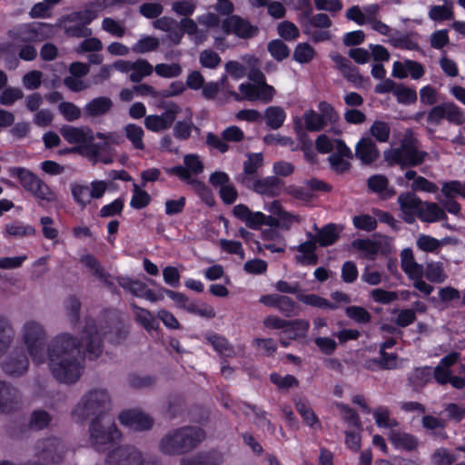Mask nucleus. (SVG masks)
<instances>
[{
  "label": "nucleus",
  "instance_id": "obj_24",
  "mask_svg": "<svg viewBox=\"0 0 465 465\" xmlns=\"http://www.w3.org/2000/svg\"><path fill=\"white\" fill-rule=\"evenodd\" d=\"M114 106L110 97L98 96L90 100L84 107V113L87 117H103L109 114Z\"/></svg>",
  "mask_w": 465,
  "mask_h": 465
},
{
  "label": "nucleus",
  "instance_id": "obj_61",
  "mask_svg": "<svg viewBox=\"0 0 465 465\" xmlns=\"http://www.w3.org/2000/svg\"><path fill=\"white\" fill-rule=\"evenodd\" d=\"M184 168L189 171L190 175H198L203 173L204 166L199 155L191 153L183 157Z\"/></svg>",
  "mask_w": 465,
  "mask_h": 465
},
{
  "label": "nucleus",
  "instance_id": "obj_44",
  "mask_svg": "<svg viewBox=\"0 0 465 465\" xmlns=\"http://www.w3.org/2000/svg\"><path fill=\"white\" fill-rule=\"evenodd\" d=\"M303 120L306 129L310 132L321 131L327 124L324 116L312 110L304 113Z\"/></svg>",
  "mask_w": 465,
  "mask_h": 465
},
{
  "label": "nucleus",
  "instance_id": "obj_1",
  "mask_svg": "<svg viewBox=\"0 0 465 465\" xmlns=\"http://www.w3.org/2000/svg\"><path fill=\"white\" fill-rule=\"evenodd\" d=\"M104 332L93 319H85L81 341L64 332L54 336L47 349V332L35 320H27L21 328V337L33 361L41 364L48 360L52 375L62 383L74 384L84 370V351L90 359L99 357L103 351L102 336Z\"/></svg>",
  "mask_w": 465,
  "mask_h": 465
},
{
  "label": "nucleus",
  "instance_id": "obj_48",
  "mask_svg": "<svg viewBox=\"0 0 465 465\" xmlns=\"http://www.w3.org/2000/svg\"><path fill=\"white\" fill-rule=\"evenodd\" d=\"M80 262L90 270L92 274L98 278H104L107 272L101 262L92 254H86L80 258Z\"/></svg>",
  "mask_w": 465,
  "mask_h": 465
},
{
  "label": "nucleus",
  "instance_id": "obj_63",
  "mask_svg": "<svg viewBox=\"0 0 465 465\" xmlns=\"http://www.w3.org/2000/svg\"><path fill=\"white\" fill-rule=\"evenodd\" d=\"M298 306L290 297L281 295L277 310L285 317H292L298 314Z\"/></svg>",
  "mask_w": 465,
  "mask_h": 465
},
{
  "label": "nucleus",
  "instance_id": "obj_7",
  "mask_svg": "<svg viewBox=\"0 0 465 465\" xmlns=\"http://www.w3.org/2000/svg\"><path fill=\"white\" fill-rule=\"evenodd\" d=\"M55 33L54 26L45 23L22 24L7 33L9 38L14 41L25 43L42 42L51 38Z\"/></svg>",
  "mask_w": 465,
  "mask_h": 465
},
{
  "label": "nucleus",
  "instance_id": "obj_38",
  "mask_svg": "<svg viewBox=\"0 0 465 465\" xmlns=\"http://www.w3.org/2000/svg\"><path fill=\"white\" fill-rule=\"evenodd\" d=\"M223 462V456L222 453L210 451L189 458L187 465H221Z\"/></svg>",
  "mask_w": 465,
  "mask_h": 465
},
{
  "label": "nucleus",
  "instance_id": "obj_64",
  "mask_svg": "<svg viewBox=\"0 0 465 465\" xmlns=\"http://www.w3.org/2000/svg\"><path fill=\"white\" fill-rule=\"evenodd\" d=\"M277 30L279 35L286 41L295 40L300 35L298 27L289 21L280 23Z\"/></svg>",
  "mask_w": 465,
  "mask_h": 465
},
{
  "label": "nucleus",
  "instance_id": "obj_30",
  "mask_svg": "<svg viewBox=\"0 0 465 465\" xmlns=\"http://www.w3.org/2000/svg\"><path fill=\"white\" fill-rule=\"evenodd\" d=\"M432 379V369L429 366L418 367L408 374V381L414 388H422Z\"/></svg>",
  "mask_w": 465,
  "mask_h": 465
},
{
  "label": "nucleus",
  "instance_id": "obj_62",
  "mask_svg": "<svg viewBox=\"0 0 465 465\" xmlns=\"http://www.w3.org/2000/svg\"><path fill=\"white\" fill-rule=\"evenodd\" d=\"M155 73L164 78H173L179 76L183 69L178 64H158L154 67Z\"/></svg>",
  "mask_w": 465,
  "mask_h": 465
},
{
  "label": "nucleus",
  "instance_id": "obj_39",
  "mask_svg": "<svg viewBox=\"0 0 465 465\" xmlns=\"http://www.w3.org/2000/svg\"><path fill=\"white\" fill-rule=\"evenodd\" d=\"M131 307L134 310L136 321L140 322L145 330L151 331L156 328L157 322L150 311L137 306L134 302L131 303Z\"/></svg>",
  "mask_w": 465,
  "mask_h": 465
},
{
  "label": "nucleus",
  "instance_id": "obj_42",
  "mask_svg": "<svg viewBox=\"0 0 465 465\" xmlns=\"http://www.w3.org/2000/svg\"><path fill=\"white\" fill-rule=\"evenodd\" d=\"M295 406L307 425L312 428L320 426L319 420L307 401L300 400L295 403Z\"/></svg>",
  "mask_w": 465,
  "mask_h": 465
},
{
  "label": "nucleus",
  "instance_id": "obj_34",
  "mask_svg": "<svg viewBox=\"0 0 465 465\" xmlns=\"http://www.w3.org/2000/svg\"><path fill=\"white\" fill-rule=\"evenodd\" d=\"M398 356L396 353H387L384 351H380L379 359H371L366 362L368 369L372 370L374 366H379L383 370H392L397 366Z\"/></svg>",
  "mask_w": 465,
  "mask_h": 465
},
{
  "label": "nucleus",
  "instance_id": "obj_11",
  "mask_svg": "<svg viewBox=\"0 0 465 465\" xmlns=\"http://www.w3.org/2000/svg\"><path fill=\"white\" fill-rule=\"evenodd\" d=\"M147 460L143 452L133 445H122L110 450L104 465H145Z\"/></svg>",
  "mask_w": 465,
  "mask_h": 465
},
{
  "label": "nucleus",
  "instance_id": "obj_23",
  "mask_svg": "<svg viewBox=\"0 0 465 465\" xmlns=\"http://www.w3.org/2000/svg\"><path fill=\"white\" fill-rule=\"evenodd\" d=\"M355 156L363 164H371L379 158L380 152L371 138L362 137L356 144Z\"/></svg>",
  "mask_w": 465,
  "mask_h": 465
},
{
  "label": "nucleus",
  "instance_id": "obj_16",
  "mask_svg": "<svg viewBox=\"0 0 465 465\" xmlns=\"http://www.w3.org/2000/svg\"><path fill=\"white\" fill-rule=\"evenodd\" d=\"M222 27L225 34H234L243 39L252 38L259 32V28L256 25H252L247 19L235 15L224 19Z\"/></svg>",
  "mask_w": 465,
  "mask_h": 465
},
{
  "label": "nucleus",
  "instance_id": "obj_43",
  "mask_svg": "<svg viewBox=\"0 0 465 465\" xmlns=\"http://www.w3.org/2000/svg\"><path fill=\"white\" fill-rule=\"evenodd\" d=\"M375 422L379 427L392 429L398 427L399 422L391 418L390 411L385 406H380L373 411Z\"/></svg>",
  "mask_w": 465,
  "mask_h": 465
},
{
  "label": "nucleus",
  "instance_id": "obj_53",
  "mask_svg": "<svg viewBox=\"0 0 465 465\" xmlns=\"http://www.w3.org/2000/svg\"><path fill=\"white\" fill-rule=\"evenodd\" d=\"M345 313L350 319L361 324L369 323L371 320V313L361 306H349L346 308Z\"/></svg>",
  "mask_w": 465,
  "mask_h": 465
},
{
  "label": "nucleus",
  "instance_id": "obj_15",
  "mask_svg": "<svg viewBox=\"0 0 465 465\" xmlns=\"http://www.w3.org/2000/svg\"><path fill=\"white\" fill-rule=\"evenodd\" d=\"M116 282L119 286L133 296L144 298L152 302L163 300L162 293H157V292L149 289L144 282L139 280L125 275H120L116 277Z\"/></svg>",
  "mask_w": 465,
  "mask_h": 465
},
{
  "label": "nucleus",
  "instance_id": "obj_54",
  "mask_svg": "<svg viewBox=\"0 0 465 465\" xmlns=\"http://www.w3.org/2000/svg\"><path fill=\"white\" fill-rule=\"evenodd\" d=\"M52 418L50 414L44 410H35L32 412L30 418V428L35 430H43L46 428Z\"/></svg>",
  "mask_w": 465,
  "mask_h": 465
},
{
  "label": "nucleus",
  "instance_id": "obj_20",
  "mask_svg": "<svg viewBox=\"0 0 465 465\" xmlns=\"http://www.w3.org/2000/svg\"><path fill=\"white\" fill-rule=\"evenodd\" d=\"M263 157L262 153H248L247 160L243 163V171L236 177V181L246 188H251L257 179V171L262 166Z\"/></svg>",
  "mask_w": 465,
  "mask_h": 465
},
{
  "label": "nucleus",
  "instance_id": "obj_32",
  "mask_svg": "<svg viewBox=\"0 0 465 465\" xmlns=\"http://www.w3.org/2000/svg\"><path fill=\"white\" fill-rule=\"evenodd\" d=\"M124 130L126 138L134 149L143 150L145 148L143 143L144 131L141 126L135 124H128L124 126Z\"/></svg>",
  "mask_w": 465,
  "mask_h": 465
},
{
  "label": "nucleus",
  "instance_id": "obj_29",
  "mask_svg": "<svg viewBox=\"0 0 465 465\" xmlns=\"http://www.w3.org/2000/svg\"><path fill=\"white\" fill-rule=\"evenodd\" d=\"M401 266L409 278L424 271V266L415 261L413 252L410 248L401 251Z\"/></svg>",
  "mask_w": 465,
  "mask_h": 465
},
{
  "label": "nucleus",
  "instance_id": "obj_28",
  "mask_svg": "<svg viewBox=\"0 0 465 465\" xmlns=\"http://www.w3.org/2000/svg\"><path fill=\"white\" fill-rule=\"evenodd\" d=\"M423 276L434 283H443L448 279V274L441 262L430 261L426 262Z\"/></svg>",
  "mask_w": 465,
  "mask_h": 465
},
{
  "label": "nucleus",
  "instance_id": "obj_40",
  "mask_svg": "<svg viewBox=\"0 0 465 465\" xmlns=\"http://www.w3.org/2000/svg\"><path fill=\"white\" fill-rule=\"evenodd\" d=\"M5 233L11 237H25L35 235V229L31 225H25L20 221L7 223L5 226Z\"/></svg>",
  "mask_w": 465,
  "mask_h": 465
},
{
  "label": "nucleus",
  "instance_id": "obj_25",
  "mask_svg": "<svg viewBox=\"0 0 465 465\" xmlns=\"http://www.w3.org/2000/svg\"><path fill=\"white\" fill-rule=\"evenodd\" d=\"M15 339V330L10 319L0 313V359L6 354Z\"/></svg>",
  "mask_w": 465,
  "mask_h": 465
},
{
  "label": "nucleus",
  "instance_id": "obj_9",
  "mask_svg": "<svg viewBox=\"0 0 465 465\" xmlns=\"http://www.w3.org/2000/svg\"><path fill=\"white\" fill-rule=\"evenodd\" d=\"M91 445L98 451H104L107 445L118 440L121 433L113 422H103L102 420H93L90 427Z\"/></svg>",
  "mask_w": 465,
  "mask_h": 465
},
{
  "label": "nucleus",
  "instance_id": "obj_60",
  "mask_svg": "<svg viewBox=\"0 0 465 465\" xmlns=\"http://www.w3.org/2000/svg\"><path fill=\"white\" fill-rule=\"evenodd\" d=\"M314 49L309 44H299L293 53V58L301 63L307 64L314 57Z\"/></svg>",
  "mask_w": 465,
  "mask_h": 465
},
{
  "label": "nucleus",
  "instance_id": "obj_13",
  "mask_svg": "<svg viewBox=\"0 0 465 465\" xmlns=\"http://www.w3.org/2000/svg\"><path fill=\"white\" fill-rule=\"evenodd\" d=\"M2 371L8 376L20 377L26 373L29 360L23 347L15 348L1 362Z\"/></svg>",
  "mask_w": 465,
  "mask_h": 465
},
{
  "label": "nucleus",
  "instance_id": "obj_51",
  "mask_svg": "<svg viewBox=\"0 0 465 465\" xmlns=\"http://www.w3.org/2000/svg\"><path fill=\"white\" fill-rule=\"evenodd\" d=\"M101 27L104 31L113 36L121 38L125 35V26L124 23L114 20L111 17H105L102 21Z\"/></svg>",
  "mask_w": 465,
  "mask_h": 465
},
{
  "label": "nucleus",
  "instance_id": "obj_17",
  "mask_svg": "<svg viewBox=\"0 0 465 465\" xmlns=\"http://www.w3.org/2000/svg\"><path fill=\"white\" fill-rule=\"evenodd\" d=\"M170 175H175L183 182H186L191 188L207 203L212 204L213 199L211 190L202 181L193 178L189 171L182 165H176L172 168L166 169Z\"/></svg>",
  "mask_w": 465,
  "mask_h": 465
},
{
  "label": "nucleus",
  "instance_id": "obj_8",
  "mask_svg": "<svg viewBox=\"0 0 465 465\" xmlns=\"http://www.w3.org/2000/svg\"><path fill=\"white\" fill-rule=\"evenodd\" d=\"M65 453V445L55 437L41 439L34 446L35 457L46 465L61 463Z\"/></svg>",
  "mask_w": 465,
  "mask_h": 465
},
{
  "label": "nucleus",
  "instance_id": "obj_10",
  "mask_svg": "<svg viewBox=\"0 0 465 465\" xmlns=\"http://www.w3.org/2000/svg\"><path fill=\"white\" fill-rule=\"evenodd\" d=\"M444 119L456 125L465 123L463 112L452 102L433 106L426 117L427 123L434 126L440 125Z\"/></svg>",
  "mask_w": 465,
  "mask_h": 465
},
{
  "label": "nucleus",
  "instance_id": "obj_55",
  "mask_svg": "<svg viewBox=\"0 0 465 465\" xmlns=\"http://www.w3.org/2000/svg\"><path fill=\"white\" fill-rule=\"evenodd\" d=\"M71 191L74 199L80 204L82 207H84L86 204L90 203L92 200V193L90 192V187L88 185L83 184H72Z\"/></svg>",
  "mask_w": 465,
  "mask_h": 465
},
{
  "label": "nucleus",
  "instance_id": "obj_27",
  "mask_svg": "<svg viewBox=\"0 0 465 465\" xmlns=\"http://www.w3.org/2000/svg\"><path fill=\"white\" fill-rule=\"evenodd\" d=\"M417 218L421 222L430 223L446 220L447 214L439 203L422 202V207H420Z\"/></svg>",
  "mask_w": 465,
  "mask_h": 465
},
{
  "label": "nucleus",
  "instance_id": "obj_50",
  "mask_svg": "<svg viewBox=\"0 0 465 465\" xmlns=\"http://www.w3.org/2000/svg\"><path fill=\"white\" fill-rule=\"evenodd\" d=\"M243 407L250 409L253 412V414L255 416L254 423L257 427L262 428V429L266 428L272 433L274 432L275 429H274L273 425L271 423L270 420L267 418L266 411L261 410L260 408H258L255 405H251V404H247V403H244Z\"/></svg>",
  "mask_w": 465,
  "mask_h": 465
},
{
  "label": "nucleus",
  "instance_id": "obj_58",
  "mask_svg": "<svg viewBox=\"0 0 465 465\" xmlns=\"http://www.w3.org/2000/svg\"><path fill=\"white\" fill-rule=\"evenodd\" d=\"M352 247L361 251L369 256H374L378 253L381 244L370 239H357L352 242Z\"/></svg>",
  "mask_w": 465,
  "mask_h": 465
},
{
  "label": "nucleus",
  "instance_id": "obj_12",
  "mask_svg": "<svg viewBox=\"0 0 465 465\" xmlns=\"http://www.w3.org/2000/svg\"><path fill=\"white\" fill-rule=\"evenodd\" d=\"M23 402L20 389L10 381L0 379V414L17 411Z\"/></svg>",
  "mask_w": 465,
  "mask_h": 465
},
{
  "label": "nucleus",
  "instance_id": "obj_6",
  "mask_svg": "<svg viewBox=\"0 0 465 465\" xmlns=\"http://www.w3.org/2000/svg\"><path fill=\"white\" fill-rule=\"evenodd\" d=\"M10 176L18 179L21 186L36 199L45 203L56 201L55 193L40 177L24 167H10Z\"/></svg>",
  "mask_w": 465,
  "mask_h": 465
},
{
  "label": "nucleus",
  "instance_id": "obj_56",
  "mask_svg": "<svg viewBox=\"0 0 465 465\" xmlns=\"http://www.w3.org/2000/svg\"><path fill=\"white\" fill-rule=\"evenodd\" d=\"M394 95L397 101L401 104H411L416 102L417 93L415 89L405 86L404 84H398L394 90Z\"/></svg>",
  "mask_w": 465,
  "mask_h": 465
},
{
  "label": "nucleus",
  "instance_id": "obj_26",
  "mask_svg": "<svg viewBox=\"0 0 465 465\" xmlns=\"http://www.w3.org/2000/svg\"><path fill=\"white\" fill-rule=\"evenodd\" d=\"M283 183L276 176H267L262 179H255L251 188L260 194L277 196L281 193Z\"/></svg>",
  "mask_w": 465,
  "mask_h": 465
},
{
  "label": "nucleus",
  "instance_id": "obj_59",
  "mask_svg": "<svg viewBox=\"0 0 465 465\" xmlns=\"http://www.w3.org/2000/svg\"><path fill=\"white\" fill-rule=\"evenodd\" d=\"M24 97L23 91L18 87H6L0 94V104L6 106L13 105Z\"/></svg>",
  "mask_w": 465,
  "mask_h": 465
},
{
  "label": "nucleus",
  "instance_id": "obj_45",
  "mask_svg": "<svg viewBox=\"0 0 465 465\" xmlns=\"http://www.w3.org/2000/svg\"><path fill=\"white\" fill-rule=\"evenodd\" d=\"M151 202L150 194L142 190L136 183L133 184V196L130 201V205L134 209L141 210L145 208Z\"/></svg>",
  "mask_w": 465,
  "mask_h": 465
},
{
  "label": "nucleus",
  "instance_id": "obj_3",
  "mask_svg": "<svg viewBox=\"0 0 465 465\" xmlns=\"http://www.w3.org/2000/svg\"><path fill=\"white\" fill-rule=\"evenodd\" d=\"M113 406L112 396L105 388L95 387L87 391L75 406L73 415L78 420H102Z\"/></svg>",
  "mask_w": 465,
  "mask_h": 465
},
{
  "label": "nucleus",
  "instance_id": "obj_19",
  "mask_svg": "<svg viewBox=\"0 0 465 465\" xmlns=\"http://www.w3.org/2000/svg\"><path fill=\"white\" fill-rule=\"evenodd\" d=\"M120 422L133 430H148L153 425V420L137 410H127L120 413Z\"/></svg>",
  "mask_w": 465,
  "mask_h": 465
},
{
  "label": "nucleus",
  "instance_id": "obj_47",
  "mask_svg": "<svg viewBox=\"0 0 465 465\" xmlns=\"http://www.w3.org/2000/svg\"><path fill=\"white\" fill-rule=\"evenodd\" d=\"M160 45V42L156 37L143 35L138 42L133 45L132 50L136 54H144L155 51Z\"/></svg>",
  "mask_w": 465,
  "mask_h": 465
},
{
  "label": "nucleus",
  "instance_id": "obj_41",
  "mask_svg": "<svg viewBox=\"0 0 465 465\" xmlns=\"http://www.w3.org/2000/svg\"><path fill=\"white\" fill-rule=\"evenodd\" d=\"M153 71V65L144 59L134 62V67L130 74V80L133 83H139L145 76L150 75Z\"/></svg>",
  "mask_w": 465,
  "mask_h": 465
},
{
  "label": "nucleus",
  "instance_id": "obj_33",
  "mask_svg": "<svg viewBox=\"0 0 465 465\" xmlns=\"http://www.w3.org/2000/svg\"><path fill=\"white\" fill-rule=\"evenodd\" d=\"M297 299L309 306L325 309V310H336L338 305L336 303L329 302L327 299L319 296L317 294H297Z\"/></svg>",
  "mask_w": 465,
  "mask_h": 465
},
{
  "label": "nucleus",
  "instance_id": "obj_18",
  "mask_svg": "<svg viewBox=\"0 0 465 465\" xmlns=\"http://www.w3.org/2000/svg\"><path fill=\"white\" fill-rule=\"evenodd\" d=\"M398 203L401 212V217L407 223H413L422 207V200L414 193H401L398 196Z\"/></svg>",
  "mask_w": 465,
  "mask_h": 465
},
{
  "label": "nucleus",
  "instance_id": "obj_36",
  "mask_svg": "<svg viewBox=\"0 0 465 465\" xmlns=\"http://www.w3.org/2000/svg\"><path fill=\"white\" fill-rule=\"evenodd\" d=\"M207 340L221 355L230 358L236 355L234 349L224 337L218 334H211L207 336Z\"/></svg>",
  "mask_w": 465,
  "mask_h": 465
},
{
  "label": "nucleus",
  "instance_id": "obj_2",
  "mask_svg": "<svg viewBox=\"0 0 465 465\" xmlns=\"http://www.w3.org/2000/svg\"><path fill=\"white\" fill-rule=\"evenodd\" d=\"M206 437L197 426H183L165 433L158 443L159 450L165 455L179 456L195 449Z\"/></svg>",
  "mask_w": 465,
  "mask_h": 465
},
{
  "label": "nucleus",
  "instance_id": "obj_49",
  "mask_svg": "<svg viewBox=\"0 0 465 465\" xmlns=\"http://www.w3.org/2000/svg\"><path fill=\"white\" fill-rule=\"evenodd\" d=\"M157 293H162L163 297L164 294H166L170 299H172L175 302L177 307L184 309L187 312H189V307H191V305L193 302H191L185 294L169 289H165L163 287H160L157 291Z\"/></svg>",
  "mask_w": 465,
  "mask_h": 465
},
{
  "label": "nucleus",
  "instance_id": "obj_46",
  "mask_svg": "<svg viewBox=\"0 0 465 465\" xmlns=\"http://www.w3.org/2000/svg\"><path fill=\"white\" fill-rule=\"evenodd\" d=\"M370 134L378 142L386 143L390 138L391 127L388 123L377 120L371 125Z\"/></svg>",
  "mask_w": 465,
  "mask_h": 465
},
{
  "label": "nucleus",
  "instance_id": "obj_14",
  "mask_svg": "<svg viewBox=\"0 0 465 465\" xmlns=\"http://www.w3.org/2000/svg\"><path fill=\"white\" fill-rule=\"evenodd\" d=\"M180 112L181 107L176 104H167L162 114H150L145 116L144 126L146 129L155 133L167 130L173 125Z\"/></svg>",
  "mask_w": 465,
  "mask_h": 465
},
{
  "label": "nucleus",
  "instance_id": "obj_4",
  "mask_svg": "<svg viewBox=\"0 0 465 465\" xmlns=\"http://www.w3.org/2000/svg\"><path fill=\"white\" fill-rule=\"evenodd\" d=\"M98 17V10L94 5H90L80 11L72 12L58 20L57 26L62 28L68 37H89L93 35L87 27Z\"/></svg>",
  "mask_w": 465,
  "mask_h": 465
},
{
  "label": "nucleus",
  "instance_id": "obj_57",
  "mask_svg": "<svg viewBox=\"0 0 465 465\" xmlns=\"http://www.w3.org/2000/svg\"><path fill=\"white\" fill-rule=\"evenodd\" d=\"M268 51L277 61H282L290 54V49L288 46L279 39L272 40L268 44Z\"/></svg>",
  "mask_w": 465,
  "mask_h": 465
},
{
  "label": "nucleus",
  "instance_id": "obj_22",
  "mask_svg": "<svg viewBox=\"0 0 465 465\" xmlns=\"http://www.w3.org/2000/svg\"><path fill=\"white\" fill-rule=\"evenodd\" d=\"M306 235L308 240L293 248L301 253L295 260L302 265H315L318 262V256L315 253L317 242L314 234L307 232Z\"/></svg>",
  "mask_w": 465,
  "mask_h": 465
},
{
  "label": "nucleus",
  "instance_id": "obj_35",
  "mask_svg": "<svg viewBox=\"0 0 465 465\" xmlns=\"http://www.w3.org/2000/svg\"><path fill=\"white\" fill-rule=\"evenodd\" d=\"M390 440L397 447L406 450H412L417 447L416 438L411 434L391 430Z\"/></svg>",
  "mask_w": 465,
  "mask_h": 465
},
{
  "label": "nucleus",
  "instance_id": "obj_21",
  "mask_svg": "<svg viewBox=\"0 0 465 465\" xmlns=\"http://www.w3.org/2000/svg\"><path fill=\"white\" fill-rule=\"evenodd\" d=\"M60 134L69 143H86L93 142L94 139L92 129L85 125L80 127L64 125L60 129Z\"/></svg>",
  "mask_w": 465,
  "mask_h": 465
},
{
  "label": "nucleus",
  "instance_id": "obj_37",
  "mask_svg": "<svg viewBox=\"0 0 465 465\" xmlns=\"http://www.w3.org/2000/svg\"><path fill=\"white\" fill-rule=\"evenodd\" d=\"M266 124L273 129H279L284 123L286 114L280 106H270L265 110Z\"/></svg>",
  "mask_w": 465,
  "mask_h": 465
},
{
  "label": "nucleus",
  "instance_id": "obj_5",
  "mask_svg": "<svg viewBox=\"0 0 465 465\" xmlns=\"http://www.w3.org/2000/svg\"><path fill=\"white\" fill-rule=\"evenodd\" d=\"M428 153L418 149L414 139H404L401 145L384 152V158L390 165L408 168L421 164Z\"/></svg>",
  "mask_w": 465,
  "mask_h": 465
},
{
  "label": "nucleus",
  "instance_id": "obj_31",
  "mask_svg": "<svg viewBox=\"0 0 465 465\" xmlns=\"http://www.w3.org/2000/svg\"><path fill=\"white\" fill-rule=\"evenodd\" d=\"M314 238L316 242L322 247L333 244L339 239V232L336 224L329 223L323 226L318 231V233L314 234Z\"/></svg>",
  "mask_w": 465,
  "mask_h": 465
},
{
  "label": "nucleus",
  "instance_id": "obj_52",
  "mask_svg": "<svg viewBox=\"0 0 465 465\" xmlns=\"http://www.w3.org/2000/svg\"><path fill=\"white\" fill-rule=\"evenodd\" d=\"M270 381L277 386L279 390H288L290 388L299 386V381L291 374L282 376L277 372H272L270 375Z\"/></svg>",
  "mask_w": 465,
  "mask_h": 465
}]
</instances>
